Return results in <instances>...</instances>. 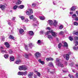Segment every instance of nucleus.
<instances>
[{
  "instance_id": "64",
  "label": "nucleus",
  "mask_w": 78,
  "mask_h": 78,
  "mask_svg": "<svg viewBox=\"0 0 78 78\" xmlns=\"http://www.w3.org/2000/svg\"><path fill=\"white\" fill-rule=\"evenodd\" d=\"M23 29H24V30H26V27H25L24 26H23Z\"/></svg>"
},
{
  "instance_id": "9",
  "label": "nucleus",
  "mask_w": 78,
  "mask_h": 78,
  "mask_svg": "<svg viewBox=\"0 0 78 78\" xmlns=\"http://www.w3.org/2000/svg\"><path fill=\"white\" fill-rule=\"evenodd\" d=\"M5 47H7V48H9V43L8 42H6L5 43Z\"/></svg>"
},
{
  "instance_id": "23",
  "label": "nucleus",
  "mask_w": 78,
  "mask_h": 78,
  "mask_svg": "<svg viewBox=\"0 0 78 78\" xmlns=\"http://www.w3.org/2000/svg\"><path fill=\"white\" fill-rule=\"evenodd\" d=\"M37 43V44H38V45H40L41 44V40H39L38 41Z\"/></svg>"
},
{
  "instance_id": "14",
  "label": "nucleus",
  "mask_w": 78,
  "mask_h": 78,
  "mask_svg": "<svg viewBox=\"0 0 78 78\" xmlns=\"http://www.w3.org/2000/svg\"><path fill=\"white\" fill-rule=\"evenodd\" d=\"M24 31V30L22 29H20L19 32H20V34H22L23 33V32Z\"/></svg>"
},
{
  "instance_id": "62",
  "label": "nucleus",
  "mask_w": 78,
  "mask_h": 78,
  "mask_svg": "<svg viewBox=\"0 0 78 78\" xmlns=\"http://www.w3.org/2000/svg\"><path fill=\"white\" fill-rule=\"evenodd\" d=\"M46 60L47 61H50V60L49 59V58H46Z\"/></svg>"
},
{
  "instance_id": "37",
  "label": "nucleus",
  "mask_w": 78,
  "mask_h": 78,
  "mask_svg": "<svg viewBox=\"0 0 78 78\" xmlns=\"http://www.w3.org/2000/svg\"><path fill=\"white\" fill-rule=\"evenodd\" d=\"M40 32L41 34H45V32L44 31H41Z\"/></svg>"
},
{
  "instance_id": "2",
  "label": "nucleus",
  "mask_w": 78,
  "mask_h": 78,
  "mask_svg": "<svg viewBox=\"0 0 78 78\" xmlns=\"http://www.w3.org/2000/svg\"><path fill=\"white\" fill-rule=\"evenodd\" d=\"M28 11H26V14H27V15L30 16V15H31L33 13V9H28Z\"/></svg>"
},
{
  "instance_id": "8",
  "label": "nucleus",
  "mask_w": 78,
  "mask_h": 78,
  "mask_svg": "<svg viewBox=\"0 0 78 78\" xmlns=\"http://www.w3.org/2000/svg\"><path fill=\"white\" fill-rule=\"evenodd\" d=\"M48 22L49 23V24L50 25H53V22L51 20H48Z\"/></svg>"
},
{
  "instance_id": "48",
  "label": "nucleus",
  "mask_w": 78,
  "mask_h": 78,
  "mask_svg": "<svg viewBox=\"0 0 78 78\" xmlns=\"http://www.w3.org/2000/svg\"><path fill=\"white\" fill-rule=\"evenodd\" d=\"M69 76V77H70V78H73V76L72 75H70V74H69L68 75Z\"/></svg>"
},
{
  "instance_id": "59",
  "label": "nucleus",
  "mask_w": 78,
  "mask_h": 78,
  "mask_svg": "<svg viewBox=\"0 0 78 78\" xmlns=\"http://www.w3.org/2000/svg\"><path fill=\"white\" fill-rule=\"evenodd\" d=\"M75 20L76 21H78V18L77 17H76L75 18Z\"/></svg>"
},
{
  "instance_id": "57",
  "label": "nucleus",
  "mask_w": 78,
  "mask_h": 78,
  "mask_svg": "<svg viewBox=\"0 0 78 78\" xmlns=\"http://www.w3.org/2000/svg\"><path fill=\"white\" fill-rule=\"evenodd\" d=\"M38 61L40 63H41L42 62V60H41V59H39L38 60Z\"/></svg>"
},
{
  "instance_id": "33",
  "label": "nucleus",
  "mask_w": 78,
  "mask_h": 78,
  "mask_svg": "<svg viewBox=\"0 0 78 78\" xmlns=\"http://www.w3.org/2000/svg\"><path fill=\"white\" fill-rule=\"evenodd\" d=\"M23 75H24L25 76L27 75V71H25V72H23Z\"/></svg>"
},
{
  "instance_id": "52",
  "label": "nucleus",
  "mask_w": 78,
  "mask_h": 78,
  "mask_svg": "<svg viewBox=\"0 0 78 78\" xmlns=\"http://www.w3.org/2000/svg\"><path fill=\"white\" fill-rule=\"evenodd\" d=\"M0 49L1 50H1H4V48H3V47L2 46H1V47H0Z\"/></svg>"
},
{
  "instance_id": "56",
  "label": "nucleus",
  "mask_w": 78,
  "mask_h": 78,
  "mask_svg": "<svg viewBox=\"0 0 78 78\" xmlns=\"http://www.w3.org/2000/svg\"><path fill=\"white\" fill-rule=\"evenodd\" d=\"M77 48H76V47H73V48L74 50H77V49H78V47H77Z\"/></svg>"
},
{
  "instance_id": "30",
  "label": "nucleus",
  "mask_w": 78,
  "mask_h": 78,
  "mask_svg": "<svg viewBox=\"0 0 78 78\" xmlns=\"http://www.w3.org/2000/svg\"><path fill=\"white\" fill-rule=\"evenodd\" d=\"M33 74L32 73L30 72V74H29L28 75V76H29V77H30L32 76V75H33Z\"/></svg>"
},
{
  "instance_id": "24",
  "label": "nucleus",
  "mask_w": 78,
  "mask_h": 78,
  "mask_svg": "<svg viewBox=\"0 0 78 78\" xmlns=\"http://www.w3.org/2000/svg\"><path fill=\"white\" fill-rule=\"evenodd\" d=\"M29 46L30 48H31L33 47V44L32 43H30L29 44Z\"/></svg>"
},
{
  "instance_id": "44",
  "label": "nucleus",
  "mask_w": 78,
  "mask_h": 78,
  "mask_svg": "<svg viewBox=\"0 0 78 78\" xmlns=\"http://www.w3.org/2000/svg\"><path fill=\"white\" fill-rule=\"evenodd\" d=\"M9 54H11V53H12V50H10L9 51Z\"/></svg>"
},
{
  "instance_id": "45",
  "label": "nucleus",
  "mask_w": 78,
  "mask_h": 78,
  "mask_svg": "<svg viewBox=\"0 0 78 78\" xmlns=\"http://www.w3.org/2000/svg\"><path fill=\"white\" fill-rule=\"evenodd\" d=\"M63 28V27L62 26V25H60L59 27V29L60 30H62Z\"/></svg>"
},
{
  "instance_id": "17",
  "label": "nucleus",
  "mask_w": 78,
  "mask_h": 78,
  "mask_svg": "<svg viewBox=\"0 0 78 78\" xmlns=\"http://www.w3.org/2000/svg\"><path fill=\"white\" fill-rule=\"evenodd\" d=\"M10 59L11 61H14V56H11L10 58Z\"/></svg>"
},
{
  "instance_id": "16",
  "label": "nucleus",
  "mask_w": 78,
  "mask_h": 78,
  "mask_svg": "<svg viewBox=\"0 0 78 78\" xmlns=\"http://www.w3.org/2000/svg\"><path fill=\"white\" fill-rule=\"evenodd\" d=\"M23 72H19L18 74V75H23Z\"/></svg>"
},
{
  "instance_id": "53",
  "label": "nucleus",
  "mask_w": 78,
  "mask_h": 78,
  "mask_svg": "<svg viewBox=\"0 0 78 78\" xmlns=\"http://www.w3.org/2000/svg\"><path fill=\"white\" fill-rule=\"evenodd\" d=\"M27 55H28L29 57V56H32V54H31L30 53H29L27 54Z\"/></svg>"
},
{
  "instance_id": "46",
  "label": "nucleus",
  "mask_w": 78,
  "mask_h": 78,
  "mask_svg": "<svg viewBox=\"0 0 78 78\" xmlns=\"http://www.w3.org/2000/svg\"><path fill=\"white\" fill-rule=\"evenodd\" d=\"M74 39L76 41V40H78V37H74Z\"/></svg>"
},
{
  "instance_id": "26",
  "label": "nucleus",
  "mask_w": 78,
  "mask_h": 78,
  "mask_svg": "<svg viewBox=\"0 0 78 78\" xmlns=\"http://www.w3.org/2000/svg\"><path fill=\"white\" fill-rule=\"evenodd\" d=\"M29 18L30 20H32L34 18V16L33 15H30L29 16Z\"/></svg>"
},
{
  "instance_id": "19",
  "label": "nucleus",
  "mask_w": 78,
  "mask_h": 78,
  "mask_svg": "<svg viewBox=\"0 0 78 78\" xmlns=\"http://www.w3.org/2000/svg\"><path fill=\"white\" fill-rule=\"evenodd\" d=\"M60 60L59 59V58H57L56 59V62H57L56 63V65H58V64H57L58 62L59 64H60V62H59V61H60Z\"/></svg>"
},
{
  "instance_id": "5",
  "label": "nucleus",
  "mask_w": 78,
  "mask_h": 78,
  "mask_svg": "<svg viewBox=\"0 0 78 78\" xmlns=\"http://www.w3.org/2000/svg\"><path fill=\"white\" fill-rule=\"evenodd\" d=\"M35 56L36 58H39L41 56V53L39 52H36L35 55Z\"/></svg>"
},
{
  "instance_id": "34",
  "label": "nucleus",
  "mask_w": 78,
  "mask_h": 78,
  "mask_svg": "<svg viewBox=\"0 0 78 78\" xmlns=\"http://www.w3.org/2000/svg\"><path fill=\"white\" fill-rule=\"evenodd\" d=\"M62 46V44L59 43L58 44V48H61V47Z\"/></svg>"
},
{
  "instance_id": "42",
  "label": "nucleus",
  "mask_w": 78,
  "mask_h": 78,
  "mask_svg": "<svg viewBox=\"0 0 78 78\" xmlns=\"http://www.w3.org/2000/svg\"><path fill=\"white\" fill-rule=\"evenodd\" d=\"M37 75L38 76H41V73L39 72H37Z\"/></svg>"
},
{
  "instance_id": "58",
  "label": "nucleus",
  "mask_w": 78,
  "mask_h": 78,
  "mask_svg": "<svg viewBox=\"0 0 78 78\" xmlns=\"http://www.w3.org/2000/svg\"><path fill=\"white\" fill-rule=\"evenodd\" d=\"M37 25V22H35V24H34V25L36 26Z\"/></svg>"
},
{
  "instance_id": "51",
  "label": "nucleus",
  "mask_w": 78,
  "mask_h": 78,
  "mask_svg": "<svg viewBox=\"0 0 78 78\" xmlns=\"http://www.w3.org/2000/svg\"><path fill=\"white\" fill-rule=\"evenodd\" d=\"M49 61H53V58H49Z\"/></svg>"
},
{
  "instance_id": "38",
  "label": "nucleus",
  "mask_w": 78,
  "mask_h": 78,
  "mask_svg": "<svg viewBox=\"0 0 78 78\" xmlns=\"http://www.w3.org/2000/svg\"><path fill=\"white\" fill-rule=\"evenodd\" d=\"M75 17H76V14H74L72 16V17L73 18H75Z\"/></svg>"
},
{
  "instance_id": "32",
  "label": "nucleus",
  "mask_w": 78,
  "mask_h": 78,
  "mask_svg": "<svg viewBox=\"0 0 78 78\" xmlns=\"http://www.w3.org/2000/svg\"><path fill=\"white\" fill-rule=\"evenodd\" d=\"M75 9V7H73L71 9V11H74Z\"/></svg>"
},
{
  "instance_id": "21",
  "label": "nucleus",
  "mask_w": 78,
  "mask_h": 78,
  "mask_svg": "<svg viewBox=\"0 0 78 78\" xmlns=\"http://www.w3.org/2000/svg\"><path fill=\"white\" fill-rule=\"evenodd\" d=\"M24 8V5H20L19 6V8L20 9H23Z\"/></svg>"
},
{
  "instance_id": "13",
  "label": "nucleus",
  "mask_w": 78,
  "mask_h": 78,
  "mask_svg": "<svg viewBox=\"0 0 78 78\" xmlns=\"http://www.w3.org/2000/svg\"><path fill=\"white\" fill-rule=\"evenodd\" d=\"M22 3V1L20 0H17V2L16 3V5H20Z\"/></svg>"
},
{
  "instance_id": "50",
  "label": "nucleus",
  "mask_w": 78,
  "mask_h": 78,
  "mask_svg": "<svg viewBox=\"0 0 78 78\" xmlns=\"http://www.w3.org/2000/svg\"><path fill=\"white\" fill-rule=\"evenodd\" d=\"M41 64H42L43 65H44L45 64V62H44V61H41V62L40 63Z\"/></svg>"
},
{
  "instance_id": "4",
  "label": "nucleus",
  "mask_w": 78,
  "mask_h": 78,
  "mask_svg": "<svg viewBox=\"0 0 78 78\" xmlns=\"http://www.w3.org/2000/svg\"><path fill=\"white\" fill-rule=\"evenodd\" d=\"M50 33H51L52 36H54V37H56L57 36V34L55 32H53V30H51L50 31Z\"/></svg>"
},
{
  "instance_id": "27",
  "label": "nucleus",
  "mask_w": 78,
  "mask_h": 78,
  "mask_svg": "<svg viewBox=\"0 0 78 78\" xmlns=\"http://www.w3.org/2000/svg\"><path fill=\"white\" fill-rule=\"evenodd\" d=\"M19 17L21 18V19L22 20H24L25 19V17L24 16H19Z\"/></svg>"
},
{
  "instance_id": "7",
  "label": "nucleus",
  "mask_w": 78,
  "mask_h": 78,
  "mask_svg": "<svg viewBox=\"0 0 78 78\" xmlns=\"http://www.w3.org/2000/svg\"><path fill=\"white\" fill-rule=\"evenodd\" d=\"M1 51L2 53V54H4V53H8V52H7L6 50L5 49L1 50Z\"/></svg>"
},
{
  "instance_id": "6",
  "label": "nucleus",
  "mask_w": 78,
  "mask_h": 78,
  "mask_svg": "<svg viewBox=\"0 0 78 78\" xmlns=\"http://www.w3.org/2000/svg\"><path fill=\"white\" fill-rule=\"evenodd\" d=\"M0 8H1L2 10H5V6L3 5H0Z\"/></svg>"
},
{
  "instance_id": "63",
  "label": "nucleus",
  "mask_w": 78,
  "mask_h": 78,
  "mask_svg": "<svg viewBox=\"0 0 78 78\" xmlns=\"http://www.w3.org/2000/svg\"><path fill=\"white\" fill-rule=\"evenodd\" d=\"M72 71L73 72H74V73H75V72H76V70L75 69H73Z\"/></svg>"
},
{
  "instance_id": "54",
  "label": "nucleus",
  "mask_w": 78,
  "mask_h": 78,
  "mask_svg": "<svg viewBox=\"0 0 78 78\" xmlns=\"http://www.w3.org/2000/svg\"><path fill=\"white\" fill-rule=\"evenodd\" d=\"M32 19H33V21H36V18H33Z\"/></svg>"
},
{
  "instance_id": "61",
  "label": "nucleus",
  "mask_w": 78,
  "mask_h": 78,
  "mask_svg": "<svg viewBox=\"0 0 78 78\" xmlns=\"http://www.w3.org/2000/svg\"><path fill=\"white\" fill-rule=\"evenodd\" d=\"M76 77H77V78L78 77V73H76Z\"/></svg>"
},
{
  "instance_id": "55",
  "label": "nucleus",
  "mask_w": 78,
  "mask_h": 78,
  "mask_svg": "<svg viewBox=\"0 0 78 78\" xmlns=\"http://www.w3.org/2000/svg\"><path fill=\"white\" fill-rule=\"evenodd\" d=\"M64 34V32H62V31H61V32L59 34Z\"/></svg>"
},
{
  "instance_id": "36",
  "label": "nucleus",
  "mask_w": 78,
  "mask_h": 78,
  "mask_svg": "<svg viewBox=\"0 0 78 78\" xmlns=\"http://www.w3.org/2000/svg\"><path fill=\"white\" fill-rule=\"evenodd\" d=\"M69 39L70 41H73V38L71 37H69Z\"/></svg>"
},
{
  "instance_id": "18",
  "label": "nucleus",
  "mask_w": 78,
  "mask_h": 78,
  "mask_svg": "<svg viewBox=\"0 0 78 78\" xmlns=\"http://www.w3.org/2000/svg\"><path fill=\"white\" fill-rule=\"evenodd\" d=\"M9 57V55L7 54H5L4 55V57L5 59H8Z\"/></svg>"
},
{
  "instance_id": "10",
  "label": "nucleus",
  "mask_w": 78,
  "mask_h": 78,
  "mask_svg": "<svg viewBox=\"0 0 78 78\" xmlns=\"http://www.w3.org/2000/svg\"><path fill=\"white\" fill-rule=\"evenodd\" d=\"M23 56H24V57H25V58H26L27 59H28L29 58V57L28 56V54H24L23 55Z\"/></svg>"
},
{
  "instance_id": "29",
  "label": "nucleus",
  "mask_w": 78,
  "mask_h": 78,
  "mask_svg": "<svg viewBox=\"0 0 78 78\" xmlns=\"http://www.w3.org/2000/svg\"><path fill=\"white\" fill-rule=\"evenodd\" d=\"M50 33V31H49L47 32L46 33H45L44 34L46 35V36H48V35Z\"/></svg>"
},
{
  "instance_id": "49",
  "label": "nucleus",
  "mask_w": 78,
  "mask_h": 78,
  "mask_svg": "<svg viewBox=\"0 0 78 78\" xmlns=\"http://www.w3.org/2000/svg\"><path fill=\"white\" fill-rule=\"evenodd\" d=\"M78 45V41H76V44H75V46H76Z\"/></svg>"
},
{
  "instance_id": "28",
  "label": "nucleus",
  "mask_w": 78,
  "mask_h": 78,
  "mask_svg": "<svg viewBox=\"0 0 78 78\" xmlns=\"http://www.w3.org/2000/svg\"><path fill=\"white\" fill-rule=\"evenodd\" d=\"M53 63L51 62H50L49 63L48 66H50V67H51V66H53Z\"/></svg>"
},
{
  "instance_id": "43",
  "label": "nucleus",
  "mask_w": 78,
  "mask_h": 78,
  "mask_svg": "<svg viewBox=\"0 0 78 78\" xmlns=\"http://www.w3.org/2000/svg\"><path fill=\"white\" fill-rule=\"evenodd\" d=\"M29 21V20L27 19H26L25 20V22H26V23H27Z\"/></svg>"
},
{
  "instance_id": "31",
  "label": "nucleus",
  "mask_w": 78,
  "mask_h": 78,
  "mask_svg": "<svg viewBox=\"0 0 78 78\" xmlns=\"http://www.w3.org/2000/svg\"><path fill=\"white\" fill-rule=\"evenodd\" d=\"M17 8H18V5H15L13 7V9H17Z\"/></svg>"
},
{
  "instance_id": "60",
  "label": "nucleus",
  "mask_w": 78,
  "mask_h": 78,
  "mask_svg": "<svg viewBox=\"0 0 78 78\" xmlns=\"http://www.w3.org/2000/svg\"><path fill=\"white\" fill-rule=\"evenodd\" d=\"M75 34L77 36H78V32H76L75 33Z\"/></svg>"
},
{
  "instance_id": "40",
  "label": "nucleus",
  "mask_w": 78,
  "mask_h": 78,
  "mask_svg": "<svg viewBox=\"0 0 78 78\" xmlns=\"http://www.w3.org/2000/svg\"><path fill=\"white\" fill-rule=\"evenodd\" d=\"M36 6V3H33L32 5V7H35Z\"/></svg>"
},
{
  "instance_id": "41",
  "label": "nucleus",
  "mask_w": 78,
  "mask_h": 78,
  "mask_svg": "<svg viewBox=\"0 0 78 78\" xmlns=\"http://www.w3.org/2000/svg\"><path fill=\"white\" fill-rule=\"evenodd\" d=\"M74 25H78V23L77 22H75L74 23Z\"/></svg>"
},
{
  "instance_id": "39",
  "label": "nucleus",
  "mask_w": 78,
  "mask_h": 78,
  "mask_svg": "<svg viewBox=\"0 0 78 78\" xmlns=\"http://www.w3.org/2000/svg\"><path fill=\"white\" fill-rule=\"evenodd\" d=\"M48 38L49 39H52V36L50 35H49L48 36Z\"/></svg>"
},
{
  "instance_id": "35",
  "label": "nucleus",
  "mask_w": 78,
  "mask_h": 78,
  "mask_svg": "<svg viewBox=\"0 0 78 78\" xmlns=\"http://www.w3.org/2000/svg\"><path fill=\"white\" fill-rule=\"evenodd\" d=\"M25 49L26 50H28V46L26 44H25Z\"/></svg>"
},
{
  "instance_id": "11",
  "label": "nucleus",
  "mask_w": 78,
  "mask_h": 78,
  "mask_svg": "<svg viewBox=\"0 0 78 78\" xmlns=\"http://www.w3.org/2000/svg\"><path fill=\"white\" fill-rule=\"evenodd\" d=\"M20 62H21V60H17L15 62V63L17 64H19Z\"/></svg>"
},
{
  "instance_id": "1",
  "label": "nucleus",
  "mask_w": 78,
  "mask_h": 78,
  "mask_svg": "<svg viewBox=\"0 0 78 78\" xmlns=\"http://www.w3.org/2000/svg\"><path fill=\"white\" fill-rule=\"evenodd\" d=\"M28 67L25 65H22L19 66V69L20 70H27Z\"/></svg>"
},
{
  "instance_id": "12",
  "label": "nucleus",
  "mask_w": 78,
  "mask_h": 78,
  "mask_svg": "<svg viewBox=\"0 0 78 78\" xmlns=\"http://www.w3.org/2000/svg\"><path fill=\"white\" fill-rule=\"evenodd\" d=\"M64 43V45H63V47H64L65 46V47H68V44H67V43L66 42H64V41H62V43Z\"/></svg>"
},
{
  "instance_id": "3",
  "label": "nucleus",
  "mask_w": 78,
  "mask_h": 78,
  "mask_svg": "<svg viewBox=\"0 0 78 78\" xmlns=\"http://www.w3.org/2000/svg\"><path fill=\"white\" fill-rule=\"evenodd\" d=\"M71 53H70L69 54H66V55H63V57H64V58H66V60L68 61L69 60V55H70Z\"/></svg>"
},
{
  "instance_id": "25",
  "label": "nucleus",
  "mask_w": 78,
  "mask_h": 78,
  "mask_svg": "<svg viewBox=\"0 0 78 78\" xmlns=\"http://www.w3.org/2000/svg\"><path fill=\"white\" fill-rule=\"evenodd\" d=\"M9 38L11 39L14 40V37L11 35H10L9 37Z\"/></svg>"
},
{
  "instance_id": "47",
  "label": "nucleus",
  "mask_w": 78,
  "mask_h": 78,
  "mask_svg": "<svg viewBox=\"0 0 78 78\" xmlns=\"http://www.w3.org/2000/svg\"><path fill=\"white\" fill-rule=\"evenodd\" d=\"M54 23H55V24H57V23H58L57 21H56V20H54Z\"/></svg>"
},
{
  "instance_id": "22",
  "label": "nucleus",
  "mask_w": 78,
  "mask_h": 78,
  "mask_svg": "<svg viewBox=\"0 0 78 78\" xmlns=\"http://www.w3.org/2000/svg\"><path fill=\"white\" fill-rule=\"evenodd\" d=\"M40 19L42 20H45V17L44 16H40Z\"/></svg>"
},
{
  "instance_id": "20",
  "label": "nucleus",
  "mask_w": 78,
  "mask_h": 78,
  "mask_svg": "<svg viewBox=\"0 0 78 78\" xmlns=\"http://www.w3.org/2000/svg\"><path fill=\"white\" fill-rule=\"evenodd\" d=\"M29 34L30 36H33V34H34V33L32 31H30L29 32Z\"/></svg>"
},
{
  "instance_id": "15",
  "label": "nucleus",
  "mask_w": 78,
  "mask_h": 78,
  "mask_svg": "<svg viewBox=\"0 0 78 78\" xmlns=\"http://www.w3.org/2000/svg\"><path fill=\"white\" fill-rule=\"evenodd\" d=\"M59 67H64V65L62 64H61V63H58V65Z\"/></svg>"
}]
</instances>
